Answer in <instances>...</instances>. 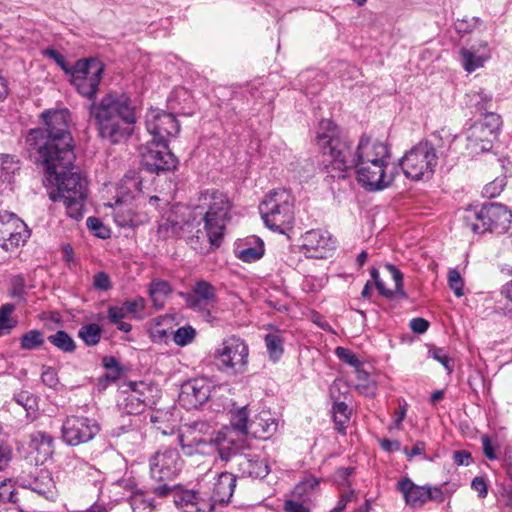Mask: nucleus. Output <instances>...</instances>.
Returning <instances> with one entry per match:
<instances>
[{"instance_id": "f257e3e1", "label": "nucleus", "mask_w": 512, "mask_h": 512, "mask_svg": "<svg viewBox=\"0 0 512 512\" xmlns=\"http://www.w3.org/2000/svg\"><path fill=\"white\" fill-rule=\"evenodd\" d=\"M44 127L31 129L26 137L30 151H35V163L44 169L43 183L53 189L48 193L52 202L63 197L88 193V181L74 165V140L69 130L67 109H48L40 114Z\"/></svg>"}, {"instance_id": "f03ea898", "label": "nucleus", "mask_w": 512, "mask_h": 512, "mask_svg": "<svg viewBox=\"0 0 512 512\" xmlns=\"http://www.w3.org/2000/svg\"><path fill=\"white\" fill-rule=\"evenodd\" d=\"M105 65L95 57L78 59L70 83L81 96L93 100L89 115L93 119L100 138L111 144L127 140L137 122L136 106L127 92L111 90L99 101L95 97L103 78Z\"/></svg>"}, {"instance_id": "7ed1b4c3", "label": "nucleus", "mask_w": 512, "mask_h": 512, "mask_svg": "<svg viewBox=\"0 0 512 512\" xmlns=\"http://www.w3.org/2000/svg\"><path fill=\"white\" fill-rule=\"evenodd\" d=\"M316 142L323 155L331 158L325 165L327 178L333 180L349 178L357 166L356 148H353V143L342 134L339 127L329 119L321 120Z\"/></svg>"}, {"instance_id": "20e7f679", "label": "nucleus", "mask_w": 512, "mask_h": 512, "mask_svg": "<svg viewBox=\"0 0 512 512\" xmlns=\"http://www.w3.org/2000/svg\"><path fill=\"white\" fill-rule=\"evenodd\" d=\"M259 212L267 228L280 234L292 230L294 199L285 189L270 191L259 205Z\"/></svg>"}, {"instance_id": "39448f33", "label": "nucleus", "mask_w": 512, "mask_h": 512, "mask_svg": "<svg viewBox=\"0 0 512 512\" xmlns=\"http://www.w3.org/2000/svg\"><path fill=\"white\" fill-rule=\"evenodd\" d=\"M463 220L465 226L476 234H503L510 229L512 211L500 203H484L479 210L468 209Z\"/></svg>"}, {"instance_id": "423d86ee", "label": "nucleus", "mask_w": 512, "mask_h": 512, "mask_svg": "<svg viewBox=\"0 0 512 512\" xmlns=\"http://www.w3.org/2000/svg\"><path fill=\"white\" fill-rule=\"evenodd\" d=\"M204 195L210 197L208 210L199 220L204 224L202 230L204 240L207 239L211 246L218 248L222 244L232 206L227 195L217 190H207Z\"/></svg>"}, {"instance_id": "0eeeda50", "label": "nucleus", "mask_w": 512, "mask_h": 512, "mask_svg": "<svg viewBox=\"0 0 512 512\" xmlns=\"http://www.w3.org/2000/svg\"><path fill=\"white\" fill-rule=\"evenodd\" d=\"M437 161L433 144L429 141H420L399 159L398 164L406 178L419 181L432 178Z\"/></svg>"}, {"instance_id": "6e6552de", "label": "nucleus", "mask_w": 512, "mask_h": 512, "mask_svg": "<svg viewBox=\"0 0 512 512\" xmlns=\"http://www.w3.org/2000/svg\"><path fill=\"white\" fill-rule=\"evenodd\" d=\"M249 412L247 406L238 408L231 413L230 425L224 426L208 441L198 444H211L218 448H250L248 440Z\"/></svg>"}, {"instance_id": "1a4fd4ad", "label": "nucleus", "mask_w": 512, "mask_h": 512, "mask_svg": "<svg viewBox=\"0 0 512 512\" xmlns=\"http://www.w3.org/2000/svg\"><path fill=\"white\" fill-rule=\"evenodd\" d=\"M200 221H196L191 213L187 216H179L172 210L159 225L158 232L166 238H185L190 246L197 250L201 248L204 234L199 228Z\"/></svg>"}, {"instance_id": "9d476101", "label": "nucleus", "mask_w": 512, "mask_h": 512, "mask_svg": "<svg viewBox=\"0 0 512 512\" xmlns=\"http://www.w3.org/2000/svg\"><path fill=\"white\" fill-rule=\"evenodd\" d=\"M249 348L246 342L237 336L225 339L215 351L219 370L233 375L243 374L247 370Z\"/></svg>"}, {"instance_id": "9b49d317", "label": "nucleus", "mask_w": 512, "mask_h": 512, "mask_svg": "<svg viewBox=\"0 0 512 512\" xmlns=\"http://www.w3.org/2000/svg\"><path fill=\"white\" fill-rule=\"evenodd\" d=\"M500 126V116L494 113L475 122L466 133L467 148L475 153L489 151L498 137Z\"/></svg>"}, {"instance_id": "f8f14e48", "label": "nucleus", "mask_w": 512, "mask_h": 512, "mask_svg": "<svg viewBox=\"0 0 512 512\" xmlns=\"http://www.w3.org/2000/svg\"><path fill=\"white\" fill-rule=\"evenodd\" d=\"M140 157L142 169L156 175L174 171L179 163L168 144L166 147H161L160 144L152 141L141 147Z\"/></svg>"}, {"instance_id": "ddd939ff", "label": "nucleus", "mask_w": 512, "mask_h": 512, "mask_svg": "<svg viewBox=\"0 0 512 512\" xmlns=\"http://www.w3.org/2000/svg\"><path fill=\"white\" fill-rule=\"evenodd\" d=\"M146 129L151 141L166 147L170 138L180 132V124L175 115L158 109H151L146 115Z\"/></svg>"}, {"instance_id": "4468645a", "label": "nucleus", "mask_w": 512, "mask_h": 512, "mask_svg": "<svg viewBox=\"0 0 512 512\" xmlns=\"http://www.w3.org/2000/svg\"><path fill=\"white\" fill-rule=\"evenodd\" d=\"M150 477L154 484L170 483L183 466L178 450H158L149 460Z\"/></svg>"}, {"instance_id": "2eb2a0df", "label": "nucleus", "mask_w": 512, "mask_h": 512, "mask_svg": "<svg viewBox=\"0 0 512 512\" xmlns=\"http://www.w3.org/2000/svg\"><path fill=\"white\" fill-rule=\"evenodd\" d=\"M150 491L159 498L173 497L175 506L182 512H206L200 504V494L193 489H185L178 484H151Z\"/></svg>"}, {"instance_id": "dca6fc26", "label": "nucleus", "mask_w": 512, "mask_h": 512, "mask_svg": "<svg viewBox=\"0 0 512 512\" xmlns=\"http://www.w3.org/2000/svg\"><path fill=\"white\" fill-rule=\"evenodd\" d=\"M30 237L27 225L14 213H0V247L11 251L24 245Z\"/></svg>"}, {"instance_id": "f3484780", "label": "nucleus", "mask_w": 512, "mask_h": 512, "mask_svg": "<svg viewBox=\"0 0 512 512\" xmlns=\"http://www.w3.org/2000/svg\"><path fill=\"white\" fill-rule=\"evenodd\" d=\"M62 437L70 446H77L93 439L99 432V425L86 417H67L62 425Z\"/></svg>"}, {"instance_id": "a211bd4d", "label": "nucleus", "mask_w": 512, "mask_h": 512, "mask_svg": "<svg viewBox=\"0 0 512 512\" xmlns=\"http://www.w3.org/2000/svg\"><path fill=\"white\" fill-rule=\"evenodd\" d=\"M211 384L205 378H194L181 385L178 402L186 410L197 409L208 401Z\"/></svg>"}, {"instance_id": "6ab92c4d", "label": "nucleus", "mask_w": 512, "mask_h": 512, "mask_svg": "<svg viewBox=\"0 0 512 512\" xmlns=\"http://www.w3.org/2000/svg\"><path fill=\"white\" fill-rule=\"evenodd\" d=\"M354 173L360 186L369 192L384 190L391 185L395 177L393 171L387 172L383 168L374 170L362 165H357Z\"/></svg>"}, {"instance_id": "aec40b11", "label": "nucleus", "mask_w": 512, "mask_h": 512, "mask_svg": "<svg viewBox=\"0 0 512 512\" xmlns=\"http://www.w3.org/2000/svg\"><path fill=\"white\" fill-rule=\"evenodd\" d=\"M178 295L192 310H205V306H209L217 300L216 288L203 279L195 282L191 292L180 291Z\"/></svg>"}, {"instance_id": "412c9836", "label": "nucleus", "mask_w": 512, "mask_h": 512, "mask_svg": "<svg viewBox=\"0 0 512 512\" xmlns=\"http://www.w3.org/2000/svg\"><path fill=\"white\" fill-rule=\"evenodd\" d=\"M384 267L391 274L395 282V290L386 288L384 282L380 278L379 270L376 267H372L370 269V276L373 280L372 284H374L379 294L388 299H393L394 297L407 299L408 295L404 290L403 273L391 263H386Z\"/></svg>"}, {"instance_id": "4be33fe9", "label": "nucleus", "mask_w": 512, "mask_h": 512, "mask_svg": "<svg viewBox=\"0 0 512 512\" xmlns=\"http://www.w3.org/2000/svg\"><path fill=\"white\" fill-rule=\"evenodd\" d=\"M390 148L383 142L372 141V138L363 134L356 146V159L357 162L365 161L367 159L390 158Z\"/></svg>"}, {"instance_id": "5701e85b", "label": "nucleus", "mask_w": 512, "mask_h": 512, "mask_svg": "<svg viewBox=\"0 0 512 512\" xmlns=\"http://www.w3.org/2000/svg\"><path fill=\"white\" fill-rule=\"evenodd\" d=\"M428 486L416 485L408 477L401 479L397 483V489L403 494L406 504L413 508L421 507L427 502Z\"/></svg>"}, {"instance_id": "b1692460", "label": "nucleus", "mask_w": 512, "mask_h": 512, "mask_svg": "<svg viewBox=\"0 0 512 512\" xmlns=\"http://www.w3.org/2000/svg\"><path fill=\"white\" fill-rule=\"evenodd\" d=\"M278 425L276 418L260 415L249 423L248 439L268 440L277 432Z\"/></svg>"}, {"instance_id": "393cba45", "label": "nucleus", "mask_w": 512, "mask_h": 512, "mask_svg": "<svg viewBox=\"0 0 512 512\" xmlns=\"http://www.w3.org/2000/svg\"><path fill=\"white\" fill-rule=\"evenodd\" d=\"M327 232L322 230H310L303 235V247L307 251H314L313 257L323 258L322 253H317L319 250L333 248L335 242L326 235Z\"/></svg>"}, {"instance_id": "a878e982", "label": "nucleus", "mask_w": 512, "mask_h": 512, "mask_svg": "<svg viewBox=\"0 0 512 512\" xmlns=\"http://www.w3.org/2000/svg\"><path fill=\"white\" fill-rule=\"evenodd\" d=\"M236 476L229 472L219 474L214 483L212 498L218 503H228L236 487Z\"/></svg>"}, {"instance_id": "bb28decb", "label": "nucleus", "mask_w": 512, "mask_h": 512, "mask_svg": "<svg viewBox=\"0 0 512 512\" xmlns=\"http://www.w3.org/2000/svg\"><path fill=\"white\" fill-rule=\"evenodd\" d=\"M145 299L141 296H137L132 300H126L121 306H109L107 310V316L110 322H116L122 320L128 314L135 315L136 313L142 312L145 309Z\"/></svg>"}, {"instance_id": "cd10ccee", "label": "nucleus", "mask_w": 512, "mask_h": 512, "mask_svg": "<svg viewBox=\"0 0 512 512\" xmlns=\"http://www.w3.org/2000/svg\"><path fill=\"white\" fill-rule=\"evenodd\" d=\"M239 466L242 468L243 473L254 478L263 479L270 473V467L267 459L258 455H245L241 457Z\"/></svg>"}, {"instance_id": "c85d7f7f", "label": "nucleus", "mask_w": 512, "mask_h": 512, "mask_svg": "<svg viewBox=\"0 0 512 512\" xmlns=\"http://www.w3.org/2000/svg\"><path fill=\"white\" fill-rule=\"evenodd\" d=\"M248 247H238L235 251L236 257L245 263H253L260 260L265 254L263 240L258 236L247 239Z\"/></svg>"}, {"instance_id": "c756f323", "label": "nucleus", "mask_w": 512, "mask_h": 512, "mask_svg": "<svg viewBox=\"0 0 512 512\" xmlns=\"http://www.w3.org/2000/svg\"><path fill=\"white\" fill-rule=\"evenodd\" d=\"M151 493L150 487L147 491L138 489L136 487L132 490V495L129 497V503L133 512H153L156 507L154 498L148 496Z\"/></svg>"}, {"instance_id": "7c9ffc66", "label": "nucleus", "mask_w": 512, "mask_h": 512, "mask_svg": "<svg viewBox=\"0 0 512 512\" xmlns=\"http://www.w3.org/2000/svg\"><path fill=\"white\" fill-rule=\"evenodd\" d=\"M172 292L170 283L162 279H153L149 284V296L153 307L160 310L164 307V299Z\"/></svg>"}, {"instance_id": "2f4dec72", "label": "nucleus", "mask_w": 512, "mask_h": 512, "mask_svg": "<svg viewBox=\"0 0 512 512\" xmlns=\"http://www.w3.org/2000/svg\"><path fill=\"white\" fill-rule=\"evenodd\" d=\"M88 193L76 194L74 196H66L63 197L61 201L64 202L67 216L80 220L83 218L84 214V202L87 198Z\"/></svg>"}, {"instance_id": "473e14b6", "label": "nucleus", "mask_w": 512, "mask_h": 512, "mask_svg": "<svg viewBox=\"0 0 512 512\" xmlns=\"http://www.w3.org/2000/svg\"><path fill=\"white\" fill-rule=\"evenodd\" d=\"M20 170V160L11 154L0 153V178L10 183L16 172Z\"/></svg>"}, {"instance_id": "72a5a7b5", "label": "nucleus", "mask_w": 512, "mask_h": 512, "mask_svg": "<svg viewBox=\"0 0 512 512\" xmlns=\"http://www.w3.org/2000/svg\"><path fill=\"white\" fill-rule=\"evenodd\" d=\"M463 68L467 72H473L483 66L484 62L490 57L488 53L477 55L471 49L462 48L460 51Z\"/></svg>"}, {"instance_id": "f704fd0d", "label": "nucleus", "mask_w": 512, "mask_h": 512, "mask_svg": "<svg viewBox=\"0 0 512 512\" xmlns=\"http://www.w3.org/2000/svg\"><path fill=\"white\" fill-rule=\"evenodd\" d=\"M48 341L63 353H73L76 350L74 339L64 330L48 336Z\"/></svg>"}, {"instance_id": "c9c22d12", "label": "nucleus", "mask_w": 512, "mask_h": 512, "mask_svg": "<svg viewBox=\"0 0 512 512\" xmlns=\"http://www.w3.org/2000/svg\"><path fill=\"white\" fill-rule=\"evenodd\" d=\"M269 357L272 361H278L284 353V340L277 330L274 333H269L264 338Z\"/></svg>"}, {"instance_id": "e433bc0d", "label": "nucleus", "mask_w": 512, "mask_h": 512, "mask_svg": "<svg viewBox=\"0 0 512 512\" xmlns=\"http://www.w3.org/2000/svg\"><path fill=\"white\" fill-rule=\"evenodd\" d=\"M102 336L101 327L96 323L86 324L80 327L78 330V337L87 345H97Z\"/></svg>"}, {"instance_id": "4c0bfd02", "label": "nucleus", "mask_w": 512, "mask_h": 512, "mask_svg": "<svg viewBox=\"0 0 512 512\" xmlns=\"http://www.w3.org/2000/svg\"><path fill=\"white\" fill-rule=\"evenodd\" d=\"M44 344V335L40 330L33 329L24 333L20 338V347L22 350H34Z\"/></svg>"}, {"instance_id": "58836bf2", "label": "nucleus", "mask_w": 512, "mask_h": 512, "mask_svg": "<svg viewBox=\"0 0 512 512\" xmlns=\"http://www.w3.org/2000/svg\"><path fill=\"white\" fill-rule=\"evenodd\" d=\"M355 372L356 378L360 382L357 384L356 389L367 396L374 395L376 391V384L370 379V374L366 370L362 369V367L358 368Z\"/></svg>"}, {"instance_id": "ea45409f", "label": "nucleus", "mask_w": 512, "mask_h": 512, "mask_svg": "<svg viewBox=\"0 0 512 512\" xmlns=\"http://www.w3.org/2000/svg\"><path fill=\"white\" fill-rule=\"evenodd\" d=\"M196 336V330L190 326H183L173 332V341L178 346H186L190 344Z\"/></svg>"}, {"instance_id": "a19ab883", "label": "nucleus", "mask_w": 512, "mask_h": 512, "mask_svg": "<svg viewBox=\"0 0 512 512\" xmlns=\"http://www.w3.org/2000/svg\"><path fill=\"white\" fill-rule=\"evenodd\" d=\"M46 481H40L38 478L31 480L25 487L31 491L49 499L52 496V479L48 476L45 477Z\"/></svg>"}, {"instance_id": "79ce46f5", "label": "nucleus", "mask_w": 512, "mask_h": 512, "mask_svg": "<svg viewBox=\"0 0 512 512\" xmlns=\"http://www.w3.org/2000/svg\"><path fill=\"white\" fill-rule=\"evenodd\" d=\"M43 56L54 60L66 75L71 76L72 72L74 71V64L69 65L66 61V58L53 48H46L43 50Z\"/></svg>"}, {"instance_id": "37998d69", "label": "nucleus", "mask_w": 512, "mask_h": 512, "mask_svg": "<svg viewBox=\"0 0 512 512\" xmlns=\"http://www.w3.org/2000/svg\"><path fill=\"white\" fill-rule=\"evenodd\" d=\"M86 225L94 236L100 239H107L110 237V229L103 224L100 218L93 216L88 217L86 220Z\"/></svg>"}, {"instance_id": "c03bdc74", "label": "nucleus", "mask_w": 512, "mask_h": 512, "mask_svg": "<svg viewBox=\"0 0 512 512\" xmlns=\"http://www.w3.org/2000/svg\"><path fill=\"white\" fill-rule=\"evenodd\" d=\"M52 454L53 451L49 450H29L24 458L30 466L38 467L43 465L45 461L52 456Z\"/></svg>"}, {"instance_id": "a18cd8bd", "label": "nucleus", "mask_w": 512, "mask_h": 512, "mask_svg": "<svg viewBox=\"0 0 512 512\" xmlns=\"http://www.w3.org/2000/svg\"><path fill=\"white\" fill-rule=\"evenodd\" d=\"M336 356L344 363L355 368V371L362 366L359 358L350 349L344 347L335 348Z\"/></svg>"}, {"instance_id": "49530a36", "label": "nucleus", "mask_w": 512, "mask_h": 512, "mask_svg": "<svg viewBox=\"0 0 512 512\" xmlns=\"http://www.w3.org/2000/svg\"><path fill=\"white\" fill-rule=\"evenodd\" d=\"M448 285L457 297L464 295V281L457 269H450L448 272Z\"/></svg>"}, {"instance_id": "de8ad7c7", "label": "nucleus", "mask_w": 512, "mask_h": 512, "mask_svg": "<svg viewBox=\"0 0 512 512\" xmlns=\"http://www.w3.org/2000/svg\"><path fill=\"white\" fill-rule=\"evenodd\" d=\"M102 366L108 370L107 373L121 378L126 369L119 363L118 359L114 356H104L102 358Z\"/></svg>"}, {"instance_id": "09e8293b", "label": "nucleus", "mask_w": 512, "mask_h": 512, "mask_svg": "<svg viewBox=\"0 0 512 512\" xmlns=\"http://www.w3.org/2000/svg\"><path fill=\"white\" fill-rule=\"evenodd\" d=\"M429 355L443 365L446 371L450 374L454 370V361L442 348H433L429 350Z\"/></svg>"}, {"instance_id": "8fccbe9b", "label": "nucleus", "mask_w": 512, "mask_h": 512, "mask_svg": "<svg viewBox=\"0 0 512 512\" xmlns=\"http://www.w3.org/2000/svg\"><path fill=\"white\" fill-rule=\"evenodd\" d=\"M481 24L478 17L459 19L455 22V30L458 34L464 35L471 33Z\"/></svg>"}, {"instance_id": "3c124183", "label": "nucleus", "mask_w": 512, "mask_h": 512, "mask_svg": "<svg viewBox=\"0 0 512 512\" xmlns=\"http://www.w3.org/2000/svg\"><path fill=\"white\" fill-rule=\"evenodd\" d=\"M14 309L13 304H5L0 307V336L5 332L8 333L14 327V325L8 323L9 315Z\"/></svg>"}, {"instance_id": "603ef678", "label": "nucleus", "mask_w": 512, "mask_h": 512, "mask_svg": "<svg viewBox=\"0 0 512 512\" xmlns=\"http://www.w3.org/2000/svg\"><path fill=\"white\" fill-rule=\"evenodd\" d=\"M53 443V437L43 431H35L30 434V446L31 448H39L40 446H51Z\"/></svg>"}, {"instance_id": "864d4df0", "label": "nucleus", "mask_w": 512, "mask_h": 512, "mask_svg": "<svg viewBox=\"0 0 512 512\" xmlns=\"http://www.w3.org/2000/svg\"><path fill=\"white\" fill-rule=\"evenodd\" d=\"M13 399L27 411L34 409L37 404L36 397L27 391L15 394Z\"/></svg>"}, {"instance_id": "5fc2aeb1", "label": "nucleus", "mask_w": 512, "mask_h": 512, "mask_svg": "<svg viewBox=\"0 0 512 512\" xmlns=\"http://www.w3.org/2000/svg\"><path fill=\"white\" fill-rule=\"evenodd\" d=\"M41 380L45 386H47L49 388H53V389H56V387L59 383V378H58V374H57L56 370L52 367H47V366H43Z\"/></svg>"}, {"instance_id": "6e6d98bb", "label": "nucleus", "mask_w": 512, "mask_h": 512, "mask_svg": "<svg viewBox=\"0 0 512 512\" xmlns=\"http://www.w3.org/2000/svg\"><path fill=\"white\" fill-rule=\"evenodd\" d=\"M451 493L444 491L441 486H428V492L426 495L427 502L435 501L437 503H443L446 498L450 497Z\"/></svg>"}, {"instance_id": "4d7b16f0", "label": "nucleus", "mask_w": 512, "mask_h": 512, "mask_svg": "<svg viewBox=\"0 0 512 512\" xmlns=\"http://www.w3.org/2000/svg\"><path fill=\"white\" fill-rule=\"evenodd\" d=\"M504 179H495L494 181L485 185L483 189V195L488 198H494L498 196L504 189Z\"/></svg>"}, {"instance_id": "13d9d810", "label": "nucleus", "mask_w": 512, "mask_h": 512, "mask_svg": "<svg viewBox=\"0 0 512 512\" xmlns=\"http://www.w3.org/2000/svg\"><path fill=\"white\" fill-rule=\"evenodd\" d=\"M93 286L100 291H107L112 287L110 277L107 273L100 271L93 277Z\"/></svg>"}, {"instance_id": "bf43d9fd", "label": "nucleus", "mask_w": 512, "mask_h": 512, "mask_svg": "<svg viewBox=\"0 0 512 512\" xmlns=\"http://www.w3.org/2000/svg\"><path fill=\"white\" fill-rule=\"evenodd\" d=\"M146 404L143 400L135 396L127 398L126 409L129 414H140L144 411Z\"/></svg>"}, {"instance_id": "052dcab7", "label": "nucleus", "mask_w": 512, "mask_h": 512, "mask_svg": "<svg viewBox=\"0 0 512 512\" xmlns=\"http://www.w3.org/2000/svg\"><path fill=\"white\" fill-rule=\"evenodd\" d=\"M115 221L120 227H135L137 225L135 215L130 210L125 214L124 212H117Z\"/></svg>"}, {"instance_id": "680f3d73", "label": "nucleus", "mask_w": 512, "mask_h": 512, "mask_svg": "<svg viewBox=\"0 0 512 512\" xmlns=\"http://www.w3.org/2000/svg\"><path fill=\"white\" fill-rule=\"evenodd\" d=\"M408 404L404 399L399 400L398 410L394 412L393 426L399 428L406 417Z\"/></svg>"}, {"instance_id": "e2e57ef3", "label": "nucleus", "mask_w": 512, "mask_h": 512, "mask_svg": "<svg viewBox=\"0 0 512 512\" xmlns=\"http://www.w3.org/2000/svg\"><path fill=\"white\" fill-rule=\"evenodd\" d=\"M471 488L478 492V497L485 498L488 494V487L484 477L477 476L471 482Z\"/></svg>"}, {"instance_id": "0e129e2a", "label": "nucleus", "mask_w": 512, "mask_h": 512, "mask_svg": "<svg viewBox=\"0 0 512 512\" xmlns=\"http://www.w3.org/2000/svg\"><path fill=\"white\" fill-rule=\"evenodd\" d=\"M429 325V322L421 317L413 318L409 323L410 329L417 334L425 333L428 330Z\"/></svg>"}, {"instance_id": "69168bd1", "label": "nucleus", "mask_w": 512, "mask_h": 512, "mask_svg": "<svg viewBox=\"0 0 512 512\" xmlns=\"http://www.w3.org/2000/svg\"><path fill=\"white\" fill-rule=\"evenodd\" d=\"M0 500L4 503H15L17 501L14 489L11 488V485H7L5 482L0 484Z\"/></svg>"}, {"instance_id": "338daca9", "label": "nucleus", "mask_w": 512, "mask_h": 512, "mask_svg": "<svg viewBox=\"0 0 512 512\" xmlns=\"http://www.w3.org/2000/svg\"><path fill=\"white\" fill-rule=\"evenodd\" d=\"M354 467H340L335 472V477L340 485H349L348 478L354 472Z\"/></svg>"}, {"instance_id": "774afa93", "label": "nucleus", "mask_w": 512, "mask_h": 512, "mask_svg": "<svg viewBox=\"0 0 512 512\" xmlns=\"http://www.w3.org/2000/svg\"><path fill=\"white\" fill-rule=\"evenodd\" d=\"M285 512H310V509L303 505V503L295 500H285L284 502Z\"/></svg>"}]
</instances>
